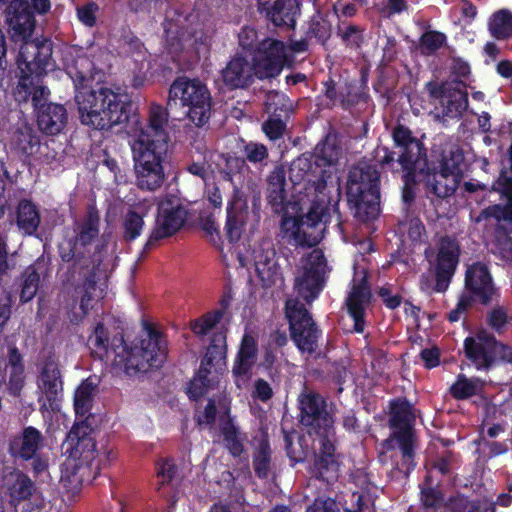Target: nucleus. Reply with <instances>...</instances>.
Masks as SVG:
<instances>
[{"instance_id":"40","label":"nucleus","mask_w":512,"mask_h":512,"mask_svg":"<svg viewBox=\"0 0 512 512\" xmlns=\"http://www.w3.org/2000/svg\"><path fill=\"white\" fill-rule=\"evenodd\" d=\"M74 296L77 300L79 299V309L81 313L79 315L74 314L71 318V322L78 323L88 315L101 297V291H98L97 287L94 267L88 271L82 283L74 287Z\"/></svg>"},{"instance_id":"61","label":"nucleus","mask_w":512,"mask_h":512,"mask_svg":"<svg viewBox=\"0 0 512 512\" xmlns=\"http://www.w3.org/2000/svg\"><path fill=\"white\" fill-rule=\"evenodd\" d=\"M271 463V449L268 441L262 440L259 443L257 452L253 458V468L255 475L259 479H266L269 475Z\"/></svg>"},{"instance_id":"58","label":"nucleus","mask_w":512,"mask_h":512,"mask_svg":"<svg viewBox=\"0 0 512 512\" xmlns=\"http://www.w3.org/2000/svg\"><path fill=\"white\" fill-rule=\"evenodd\" d=\"M94 389L95 385L89 379L82 381L77 387L74 395V409L77 415L85 416L90 411Z\"/></svg>"},{"instance_id":"3","label":"nucleus","mask_w":512,"mask_h":512,"mask_svg":"<svg viewBox=\"0 0 512 512\" xmlns=\"http://www.w3.org/2000/svg\"><path fill=\"white\" fill-rule=\"evenodd\" d=\"M415 421L414 406L406 397H396L389 401L388 427L391 433L383 440L382 447L392 452V477L408 478L417 466Z\"/></svg>"},{"instance_id":"64","label":"nucleus","mask_w":512,"mask_h":512,"mask_svg":"<svg viewBox=\"0 0 512 512\" xmlns=\"http://www.w3.org/2000/svg\"><path fill=\"white\" fill-rule=\"evenodd\" d=\"M242 154L245 160L254 165H266L269 158L267 147L262 143L254 141H249L244 144Z\"/></svg>"},{"instance_id":"54","label":"nucleus","mask_w":512,"mask_h":512,"mask_svg":"<svg viewBox=\"0 0 512 512\" xmlns=\"http://www.w3.org/2000/svg\"><path fill=\"white\" fill-rule=\"evenodd\" d=\"M221 433L225 447L233 457H239L244 451L243 441L240 438L239 428L233 423L229 417L228 420L221 425Z\"/></svg>"},{"instance_id":"6","label":"nucleus","mask_w":512,"mask_h":512,"mask_svg":"<svg viewBox=\"0 0 512 512\" xmlns=\"http://www.w3.org/2000/svg\"><path fill=\"white\" fill-rule=\"evenodd\" d=\"M347 201L354 217L368 222L380 213V174L366 163L353 166L348 174Z\"/></svg>"},{"instance_id":"45","label":"nucleus","mask_w":512,"mask_h":512,"mask_svg":"<svg viewBox=\"0 0 512 512\" xmlns=\"http://www.w3.org/2000/svg\"><path fill=\"white\" fill-rule=\"evenodd\" d=\"M15 219L18 229L23 234L33 236L41 222L40 211L31 200L23 198L17 203Z\"/></svg>"},{"instance_id":"13","label":"nucleus","mask_w":512,"mask_h":512,"mask_svg":"<svg viewBox=\"0 0 512 512\" xmlns=\"http://www.w3.org/2000/svg\"><path fill=\"white\" fill-rule=\"evenodd\" d=\"M285 318L289 325L290 339L301 353L314 354L319 347L322 330L310 311L298 300L285 304Z\"/></svg>"},{"instance_id":"10","label":"nucleus","mask_w":512,"mask_h":512,"mask_svg":"<svg viewBox=\"0 0 512 512\" xmlns=\"http://www.w3.org/2000/svg\"><path fill=\"white\" fill-rule=\"evenodd\" d=\"M464 360L478 371H488L497 364H512V347L482 329L463 342Z\"/></svg>"},{"instance_id":"2","label":"nucleus","mask_w":512,"mask_h":512,"mask_svg":"<svg viewBox=\"0 0 512 512\" xmlns=\"http://www.w3.org/2000/svg\"><path fill=\"white\" fill-rule=\"evenodd\" d=\"M87 346L94 359H111L113 365L128 376L158 369L167 357L166 341L154 327L148 328L146 337L139 344L128 346L121 334L110 340L108 329L102 322H98L88 337Z\"/></svg>"},{"instance_id":"48","label":"nucleus","mask_w":512,"mask_h":512,"mask_svg":"<svg viewBox=\"0 0 512 512\" xmlns=\"http://www.w3.org/2000/svg\"><path fill=\"white\" fill-rule=\"evenodd\" d=\"M25 385L26 373L24 370L4 368L0 362V387H3L4 393L14 399H20Z\"/></svg>"},{"instance_id":"25","label":"nucleus","mask_w":512,"mask_h":512,"mask_svg":"<svg viewBox=\"0 0 512 512\" xmlns=\"http://www.w3.org/2000/svg\"><path fill=\"white\" fill-rule=\"evenodd\" d=\"M460 257V245L455 237L442 236L437 244L435 259L434 291L445 292L456 272Z\"/></svg>"},{"instance_id":"24","label":"nucleus","mask_w":512,"mask_h":512,"mask_svg":"<svg viewBox=\"0 0 512 512\" xmlns=\"http://www.w3.org/2000/svg\"><path fill=\"white\" fill-rule=\"evenodd\" d=\"M53 42L48 38L34 39L25 42L21 47L18 63L21 72H28L37 76L44 77L49 69H52L54 61Z\"/></svg>"},{"instance_id":"57","label":"nucleus","mask_w":512,"mask_h":512,"mask_svg":"<svg viewBox=\"0 0 512 512\" xmlns=\"http://www.w3.org/2000/svg\"><path fill=\"white\" fill-rule=\"evenodd\" d=\"M331 35V24L326 17L316 12L313 14L308 22V28L305 33L307 38H315L318 42L324 44Z\"/></svg>"},{"instance_id":"46","label":"nucleus","mask_w":512,"mask_h":512,"mask_svg":"<svg viewBox=\"0 0 512 512\" xmlns=\"http://www.w3.org/2000/svg\"><path fill=\"white\" fill-rule=\"evenodd\" d=\"M368 88V73L361 70L358 81L346 83L345 91L340 92V102L343 108H350L358 104H366L370 98Z\"/></svg>"},{"instance_id":"15","label":"nucleus","mask_w":512,"mask_h":512,"mask_svg":"<svg viewBox=\"0 0 512 512\" xmlns=\"http://www.w3.org/2000/svg\"><path fill=\"white\" fill-rule=\"evenodd\" d=\"M44 445L42 433L33 426L23 428L22 432L10 438L8 453L15 460L20 462L31 461L32 471L35 477L48 469V458L40 454Z\"/></svg>"},{"instance_id":"11","label":"nucleus","mask_w":512,"mask_h":512,"mask_svg":"<svg viewBox=\"0 0 512 512\" xmlns=\"http://www.w3.org/2000/svg\"><path fill=\"white\" fill-rule=\"evenodd\" d=\"M152 143L134 140L131 149L134 161L137 187L142 191L154 192L165 180L163 163L168 154V147L152 146Z\"/></svg>"},{"instance_id":"63","label":"nucleus","mask_w":512,"mask_h":512,"mask_svg":"<svg viewBox=\"0 0 512 512\" xmlns=\"http://www.w3.org/2000/svg\"><path fill=\"white\" fill-rule=\"evenodd\" d=\"M510 323V316L506 308L498 304L486 315L487 326L499 335L505 332L506 326Z\"/></svg>"},{"instance_id":"14","label":"nucleus","mask_w":512,"mask_h":512,"mask_svg":"<svg viewBox=\"0 0 512 512\" xmlns=\"http://www.w3.org/2000/svg\"><path fill=\"white\" fill-rule=\"evenodd\" d=\"M187 217L188 211L180 199L170 196L162 200L158 205L155 225L141 255L149 253L160 240L175 235L184 226Z\"/></svg>"},{"instance_id":"5","label":"nucleus","mask_w":512,"mask_h":512,"mask_svg":"<svg viewBox=\"0 0 512 512\" xmlns=\"http://www.w3.org/2000/svg\"><path fill=\"white\" fill-rule=\"evenodd\" d=\"M74 235L65 237L58 245L62 262L69 264L63 275V285L74 281L77 268L89 267L92 249L100 236V214L95 207H89L86 216L74 223Z\"/></svg>"},{"instance_id":"59","label":"nucleus","mask_w":512,"mask_h":512,"mask_svg":"<svg viewBox=\"0 0 512 512\" xmlns=\"http://www.w3.org/2000/svg\"><path fill=\"white\" fill-rule=\"evenodd\" d=\"M144 225L141 214L132 209L128 210L122 221V239L127 243L133 242L141 235Z\"/></svg>"},{"instance_id":"28","label":"nucleus","mask_w":512,"mask_h":512,"mask_svg":"<svg viewBox=\"0 0 512 512\" xmlns=\"http://www.w3.org/2000/svg\"><path fill=\"white\" fill-rule=\"evenodd\" d=\"M492 190L497 192L505 204H494L484 208L476 221L495 219L497 222L512 223V167L502 169L498 178L492 185Z\"/></svg>"},{"instance_id":"1","label":"nucleus","mask_w":512,"mask_h":512,"mask_svg":"<svg viewBox=\"0 0 512 512\" xmlns=\"http://www.w3.org/2000/svg\"><path fill=\"white\" fill-rule=\"evenodd\" d=\"M95 65L87 56L76 58L68 74L77 90L75 95L82 124L108 131L116 125L130 126L134 104L127 94L100 86L85 90L94 80Z\"/></svg>"},{"instance_id":"39","label":"nucleus","mask_w":512,"mask_h":512,"mask_svg":"<svg viewBox=\"0 0 512 512\" xmlns=\"http://www.w3.org/2000/svg\"><path fill=\"white\" fill-rule=\"evenodd\" d=\"M193 15L181 7L166 10L163 22L164 34L171 45L180 44L186 35L192 33L191 18Z\"/></svg>"},{"instance_id":"34","label":"nucleus","mask_w":512,"mask_h":512,"mask_svg":"<svg viewBox=\"0 0 512 512\" xmlns=\"http://www.w3.org/2000/svg\"><path fill=\"white\" fill-rule=\"evenodd\" d=\"M43 78L28 72H21L13 92L15 101L19 105L31 103L34 111L49 100L51 93L44 84Z\"/></svg>"},{"instance_id":"16","label":"nucleus","mask_w":512,"mask_h":512,"mask_svg":"<svg viewBox=\"0 0 512 512\" xmlns=\"http://www.w3.org/2000/svg\"><path fill=\"white\" fill-rule=\"evenodd\" d=\"M287 62V51L283 41L265 37L254 49L251 64L255 77L270 80L278 77Z\"/></svg>"},{"instance_id":"43","label":"nucleus","mask_w":512,"mask_h":512,"mask_svg":"<svg viewBox=\"0 0 512 512\" xmlns=\"http://www.w3.org/2000/svg\"><path fill=\"white\" fill-rule=\"evenodd\" d=\"M342 147L338 142L336 134L328 133L314 148L311 156L316 166L321 169H328L336 165L341 157Z\"/></svg>"},{"instance_id":"7","label":"nucleus","mask_w":512,"mask_h":512,"mask_svg":"<svg viewBox=\"0 0 512 512\" xmlns=\"http://www.w3.org/2000/svg\"><path fill=\"white\" fill-rule=\"evenodd\" d=\"M180 106L186 117L197 127H203L211 117L212 96L199 78L178 76L169 88L168 107Z\"/></svg>"},{"instance_id":"8","label":"nucleus","mask_w":512,"mask_h":512,"mask_svg":"<svg viewBox=\"0 0 512 512\" xmlns=\"http://www.w3.org/2000/svg\"><path fill=\"white\" fill-rule=\"evenodd\" d=\"M227 368V331L212 333L200 366L188 386V396L198 400L209 390L215 389Z\"/></svg>"},{"instance_id":"31","label":"nucleus","mask_w":512,"mask_h":512,"mask_svg":"<svg viewBox=\"0 0 512 512\" xmlns=\"http://www.w3.org/2000/svg\"><path fill=\"white\" fill-rule=\"evenodd\" d=\"M423 162L425 164H420L416 166V168L418 169L420 181L425 185L427 195L434 196L441 200L452 196L456 191L460 179L452 178L436 169L432 163H429L428 157L423 160Z\"/></svg>"},{"instance_id":"55","label":"nucleus","mask_w":512,"mask_h":512,"mask_svg":"<svg viewBox=\"0 0 512 512\" xmlns=\"http://www.w3.org/2000/svg\"><path fill=\"white\" fill-rule=\"evenodd\" d=\"M22 284L20 291V301L27 303L31 301L39 289L40 274L36 265H29L22 272Z\"/></svg>"},{"instance_id":"17","label":"nucleus","mask_w":512,"mask_h":512,"mask_svg":"<svg viewBox=\"0 0 512 512\" xmlns=\"http://www.w3.org/2000/svg\"><path fill=\"white\" fill-rule=\"evenodd\" d=\"M474 303L490 306L498 302L500 290L496 286L489 266L481 261L468 265L464 277V292Z\"/></svg>"},{"instance_id":"21","label":"nucleus","mask_w":512,"mask_h":512,"mask_svg":"<svg viewBox=\"0 0 512 512\" xmlns=\"http://www.w3.org/2000/svg\"><path fill=\"white\" fill-rule=\"evenodd\" d=\"M318 446L313 452L310 474L327 484L337 481L341 465V455L336 451L337 436L313 439Z\"/></svg>"},{"instance_id":"62","label":"nucleus","mask_w":512,"mask_h":512,"mask_svg":"<svg viewBox=\"0 0 512 512\" xmlns=\"http://www.w3.org/2000/svg\"><path fill=\"white\" fill-rule=\"evenodd\" d=\"M447 41L444 33L436 30H428L419 38V49L423 55H432L438 51Z\"/></svg>"},{"instance_id":"36","label":"nucleus","mask_w":512,"mask_h":512,"mask_svg":"<svg viewBox=\"0 0 512 512\" xmlns=\"http://www.w3.org/2000/svg\"><path fill=\"white\" fill-rule=\"evenodd\" d=\"M6 21L14 37L27 38L34 31L36 20L28 0H12L6 8Z\"/></svg>"},{"instance_id":"47","label":"nucleus","mask_w":512,"mask_h":512,"mask_svg":"<svg viewBox=\"0 0 512 512\" xmlns=\"http://www.w3.org/2000/svg\"><path fill=\"white\" fill-rule=\"evenodd\" d=\"M11 147L22 156L29 157L38 152L40 138L31 126L24 125L13 132Z\"/></svg>"},{"instance_id":"20","label":"nucleus","mask_w":512,"mask_h":512,"mask_svg":"<svg viewBox=\"0 0 512 512\" xmlns=\"http://www.w3.org/2000/svg\"><path fill=\"white\" fill-rule=\"evenodd\" d=\"M373 300L369 273L366 269L356 270L349 284V291L345 298L347 314L353 319V329L356 333H363L366 325V310Z\"/></svg>"},{"instance_id":"18","label":"nucleus","mask_w":512,"mask_h":512,"mask_svg":"<svg viewBox=\"0 0 512 512\" xmlns=\"http://www.w3.org/2000/svg\"><path fill=\"white\" fill-rule=\"evenodd\" d=\"M3 481L8 503L15 511H18L20 505L21 512L41 511V501L35 497L37 486L29 475L18 468H11L5 472Z\"/></svg>"},{"instance_id":"49","label":"nucleus","mask_w":512,"mask_h":512,"mask_svg":"<svg viewBox=\"0 0 512 512\" xmlns=\"http://www.w3.org/2000/svg\"><path fill=\"white\" fill-rule=\"evenodd\" d=\"M420 487V503L427 512H441L445 505V495L437 485H432L430 476H426Z\"/></svg>"},{"instance_id":"4","label":"nucleus","mask_w":512,"mask_h":512,"mask_svg":"<svg viewBox=\"0 0 512 512\" xmlns=\"http://www.w3.org/2000/svg\"><path fill=\"white\" fill-rule=\"evenodd\" d=\"M317 193V198L312 202L308 212L298 217L284 216L281 221V231L284 238L292 239L296 246L311 248L317 246L325 230V224L331 218V213L337 217L341 224L339 210L340 186L336 188L335 199L329 197L327 203Z\"/></svg>"},{"instance_id":"44","label":"nucleus","mask_w":512,"mask_h":512,"mask_svg":"<svg viewBox=\"0 0 512 512\" xmlns=\"http://www.w3.org/2000/svg\"><path fill=\"white\" fill-rule=\"evenodd\" d=\"M255 270L263 287H272L281 279V268L276 260V251L273 248L255 256Z\"/></svg>"},{"instance_id":"42","label":"nucleus","mask_w":512,"mask_h":512,"mask_svg":"<svg viewBox=\"0 0 512 512\" xmlns=\"http://www.w3.org/2000/svg\"><path fill=\"white\" fill-rule=\"evenodd\" d=\"M267 201L275 213H284L288 209L286 177L283 169L273 170L267 178Z\"/></svg>"},{"instance_id":"23","label":"nucleus","mask_w":512,"mask_h":512,"mask_svg":"<svg viewBox=\"0 0 512 512\" xmlns=\"http://www.w3.org/2000/svg\"><path fill=\"white\" fill-rule=\"evenodd\" d=\"M461 81L442 82L429 81L426 89L429 96L439 100L442 106V117L446 119H460L468 107V93L460 87Z\"/></svg>"},{"instance_id":"26","label":"nucleus","mask_w":512,"mask_h":512,"mask_svg":"<svg viewBox=\"0 0 512 512\" xmlns=\"http://www.w3.org/2000/svg\"><path fill=\"white\" fill-rule=\"evenodd\" d=\"M289 178L294 185L306 183L318 194H324L332 171L316 166L313 156L302 154L294 159L289 167Z\"/></svg>"},{"instance_id":"33","label":"nucleus","mask_w":512,"mask_h":512,"mask_svg":"<svg viewBox=\"0 0 512 512\" xmlns=\"http://www.w3.org/2000/svg\"><path fill=\"white\" fill-rule=\"evenodd\" d=\"M220 80L228 91L247 89L254 83V71L247 58L236 53L220 70Z\"/></svg>"},{"instance_id":"12","label":"nucleus","mask_w":512,"mask_h":512,"mask_svg":"<svg viewBox=\"0 0 512 512\" xmlns=\"http://www.w3.org/2000/svg\"><path fill=\"white\" fill-rule=\"evenodd\" d=\"M299 423L309 437L317 439L336 434L335 412L325 397L315 391H303L298 396Z\"/></svg>"},{"instance_id":"22","label":"nucleus","mask_w":512,"mask_h":512,"mask_svg":"<svg viewBox=\"0 0 512 512\" xmlns=\"http://www.w3.org/2000/svg\"><path fill=\"white\" fill-rule=\"evenodd\" d=\"M327 261L322 250L314 249L306 258L301 276L295 279V290L307 303L314 301L324 287Z\"/></svg>"},{"instance_id":"52","label":"nucleus","mask_w":512,"mask_h":512,"mask_svg":"<svg viewBox=\"0 0 512 512\" xmlns=\"http://www.w3.org/2000/svg\"><path fill=\"white\" fill-rule=\"evenodd\" d=\"M481 388L482 382L479 378H468L464 374H459L449 391L454 399L466 400L477 395Z\"/></svg>"},{"instance_id":"38","label":"nucleus","mask_w":512,"mask_h":512,"mask_svg":"<svg viewBox=\"0 0 512 512\" xmlns=\"http://www.w3.org/2000/svg\"><path fill=\"white\" fill-rule=\"evenodd\" d=\"M382 150L384 151V155L378 160L382 168L390 169L392 172H402L403 187L401 197L406 208H409L415 201V186L418 182H421L420 176H418V169L416 165H411V167L406 168L395 167V152H391L386 147Z\"/></svg>"},{"instance_id":"35","label":"nucleus","mask_w":512,"mask_h":512,"mask_svg":"<svg viewBox=\"0 0 512 512\" xmlns=\"http://www.w3.org/2000/svg\"><path fill=\"white\" fill-rule=\"evenodd\" d=\"M33 112L38 129L45 135H58L67 126L68 111L63 104L47 100Z\"/></svg>"},{"instance_id":"41","label":"nucleus","mask_w":512,"mask_h":512,"mask_svg":"<svg viewBox=\"0 0 512 512\" xmlns=\"http://www.w3.org/2000/svg\"><path fill=\"white\" fill-rule=\"evenodd\" d=\"M429 163H432L436 169L458 179L463 174L462 165L464 163V154L459 147L444 149L440 152L432 151Z\"/></svg>"},{"instance_id":"30","label":"nucleus","mask_w":512,"mask_h":512,"mask_svg":"<svg viewBox=\"0 0 512 512\" xmlns=\"http://www.w3.org/2000/svg\"><path fill=\"white\" fill-rule=\"evenodd\" d=\"M248 218V200L245 192L234 187L227 202L224 231L230 243L240 240Z\"/></svg>"},{"instance_id":"51","label":"nucleus","mask_w":512,"mask_h":512,"mask_svg":"<svg viewBox=\"0 0 512 512\" xmlns=\"http://www.w3.org/2000/svg\"><path fill=\"white\" fill-rule=\"evenodd\" d=\"M488 28L491 36L497 40L512 37V12L501 9L492 14Z\"/></svg>"},{"instance_id":"50","label":"nucleus","mask_w":512,"mask_h":512,"mask_svg":"<svg viewBox=\"0 0 512 512\" xmlns=\"http://www.w3.org/2000/svg\"><path fill=\"white\" fill-rule=\"evenodd\" d=\"M512 223L497 222L495 227L494 254L501 260L512 263Z\"/></svg>"},{"instance_id":"9","label":"nucleus","mask_w":512,"mask_h":512,"mask_svg":"<svg viewBox=\"0 0 512 512\" xmlns=\"http://www.w3.org/2000/svg\"><path fill=\"white\" fill-rule=\"evenodd\" d=\"M97 431L89 423V418L75 423L67 435L70 456L73 457L78 468L92 469L96 459V470L110 465L116 459L114 448L108 445V440L98 449L96 444Z\"/></svg>"},{"instance_id":"60","label":"nucleus","mask_w":512,"mask_h":512,"mask_svg":"<svg viewBox=\"0 0 512 512\" xmlns=\"http://www.w3.org/2000/svg\"><path fill=\"white\" fill-rule=\"evenodd\" d=\"M221 321V313L219 311H209L191 320L189 327L197 337H204Z\"/></svg>"},{"instance_id":"19","label":"nucleus","mask_w":512,"mask_h":512,"mask_svg":"<svg viewBox=\"0 0 512 512\" xmlns=\"http://www.w3.org/2000/svg\"><path fill=\"white\" fill-rule=\"evenodd\" d=\"M171 110L168 106L163 107L160 104L152 103L149 107L148 122L143 125L139 119V115L133 108V114L130 120L128 133H135L134 140H141L152 143V146H160L169 148L170 137L165 127L168 124L169 112Z\"/></svg>"},{"instance_id":"32","label":"nucleus","mask_w":512,"mask_h":512,"mask_svg":"<svg viewBox=\"0 0 512 512\" xmlns=\"http://www.w3.org/2000/svg\"><path fill=\"white\" fill-rule=\"evenodd\" d=\"M258 358V344L249 334H244L232 366V377L238 388L245 386L252 377V370Z\"/></svg>"},{"instance_id":"29","label":"nucleus","mask_w":512,"mask_h":512,"mask_svg":"<svg viewBox=\"0 0 512 512\" xmlns=\"http://www.w3.org/2000/svg\"><path fill=\"white\" fill-rule=\"evenodd\" d=\"M299 0H258V11L275 27L294 29L300 16Z\"/></svg>"},{"instance_id":"27","label":"nucleus","mask_w":512,"mask_h":512,"mask_svg":"<svg viewBox=\"0 0 512 512\" xmlns=\"http://www.w3.org/2000/svg\"><path fill=\"white\" fill-rule=\"evenodd\" d=\"M392 138L394 147L398 149V157L395 158V163L401 168L411 167V165L419 166L425 164L427 149L424 144L413 136L411 130L402 125L397 124L392 130Z\"/></svg>"},{"instance_id":"37","label":"nucleus","mask_w":512,"mask_h":512,"mask_svg":"<svg viewBox=\"0 0 512 512\" xmlns=\"http://www.w3.org/2000/svg\"><path fill=\"white\" fill-rule=\"evenodd\" d=\"M38 387L45 395L51 409H56L63 396V380L59 365L52 358H47L44 361Z\"/></svg>"},{"instance_id":"56","label":"nucleus","mask_w":512,"mask_h":512,"mask_svg":"<svg viewBox=\"0 0 512 512\" xmlns=\"http://www.w3.org/2000/svg\"><path fill=\"white\" fill-rule=\"evenodd\" d=\"M365 29L359 25L347 21H339L337 25V35L342 42L350 48H360L364 41Z\"/></svg>"},{"instance_id":"53","label":"nucleus","mask_w":512,"mask_h":512,"mask_svg":"<svg viewBox=\"0 0 512 512\" xmlns=\"http://www.w3.org/2000/svg\"><path fill=\"white\" fill-rule=\"evenodd\" d=\"M269 116L280 118L287 122L293 112V105L288 96L283 93L273 92L269 94L266 103Z\"/></svg>"}]
</instances>
